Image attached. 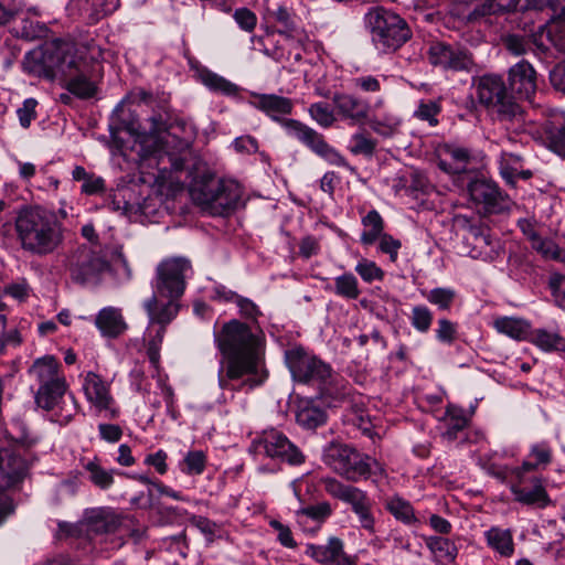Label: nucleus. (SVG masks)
I'll return each mask as SVG.
<instances>
[{"label": "nucleus", "instance_id": "nucleus-1", "mask_svg": "<svg viewBox=\"0 0 565 565\" xmlns=\"http://www.w3.org/2000/svg\"><path fill=\"white\" fill-rule=\"evenodd\" d=\"M214 342L223 355L217 376L222 390L235 391L233 381L248 375L242 385L249 388L262 385L267 379L264 369L265 335L257 327L237 319L225 322L214 333Z\"/></svg>", "mask_w": 565, "mask_h": 565}, {"label": "nucleus", "instance_id": "nucleus-2", "mask_svg": "<svg viewBox=\"0 0 565 565\" xmlns=\"http://www.w3.org/2000/svg\"><path fill=\"white\" fill-rule=\"evenodd\" d=\"M23 70L39 77L62 76L67 92L79 99L93 98L98 93L99 64L85 58L71 42L56 40L28 52Z\"/></svg>", "mask_w": 565, "mask_h": 565}, {"label": "nucleus", "instance_id": "nucleus-3", "mask_svg": "<svg viewBox=\"0 0 565 565\" xmlns=\"http://www.w3.org/2000/svg\"><path fill=\"white\" fill-rule=\"evenodd\" d=\"M14 232L24 253L45 257L63 246L66 228L53 212L40 206H24L14 218Z\"/></svg>", "mask_w": 565, "mask_h": 565}, {"label": "nucleus", "instance_id": "nucleus-4", "mask_svg": "<svg viewBox=\"0 0 565 565\" xmlns=\"http://www.w3.org/2000/svg\"><path fill=\"white\" fill-rule=\"evenodd\" d=\"M253 105L273 120L278 121L289 137L297 139L330 164L348 167L345 158L331 147L321 134L297 119L281 117L291 114L294 109L290 98L275 94H257Z\"/></svg>", "mask_w": 565, "mask_h": 565}, {"label": "nucleus", "instance_id": "nucleus-5", "mask_svg": "<svg viewBox=\"0 0 565 565\" xmlns=\"http://www.w3.org/2000/svg\"><path fill=\"white\" fill-rule=\"evenodd\" d=\"M529 457L534 461L525 460L520 467L507 468L510 489L515 501L544 509L552 500L543 486V480L530 473L551 463L552 449L546 443L534 444L531 446Z\"/></svg>", "mask_w": 565, "mask_h": 565}, {"label": "nucleus", "instance_id": "nucleus-6", "mask_svg": "<svg viewBox=\"0 0 565 565\" xmlns=\"http://www.w3.org/2000/svg\"><path fill=\"white\" fill-rule=\"evenodd\" d=\"M476 95L478 102L495 115L500 122L507 127L511 126L514 130L523 127L524 110L516 97L509 93L501 75L484 74L480 76L476 82Z\"/></svg>", "mask_w": 565, "mask_h": 565}, {"label": "nucleus", "instance_id": "nucleus-7", "mask_svg": "<svg viewBox=\"0 0 565 565\" xmlns=\"http://www.w3.org/2000/svg\"><path fill=\"white\" fill-rule=\"evenodd\" d=\"M113 117L119 122L120 128L129 131L130 134L138 135L142 158L151 159L150 157H153V159H158L159 164L163 160V153L170 156L169 152L166 151V143H168V140L163 141L159 136L162 131L167 130L166 121L162 119L161 115H153L148 119L149 128L147 129L145 127L143 134L139 131L140 125H138L134 118H126L124 100L116 106ZM168 160L172 170L179 171L184 167V158L169 157Z\"/></svg>", "mask_w": 565, "mask_h": 565}, {"label": "nucleus", "instance_id": "nucleus-8", "mask_svg": "<svg viewBox=\"0 0 565 565\" xmlns=\"http://www.w3.org/2000/svg\"><path fill=\"white\" fill-rule=\"evenodd\" d=\"M323 462L335 473L352 482L384 473V468L375 459L341 443H330L324 447Z\"/></svg>", "mask_w": 565, "mask_h": 565}, {"label": "nucleus", "instance_id": "nucleus-9", "mask_svg": "<svg viewBox=\"0 0 565 565\" xmlns=\"http://www.w3.org/2000/svg\"><path fill=\"white\" fill-rule=\"evenodd\" d=\"M364 20L374 46L382 53L395 52L412 38L407 22L399 14L382 7L370 9Z\"/></svg>", "mask_w": 565, "mask_h": 565}, {"label": "nucleus", "instance_id": "nucleus-10", "mask_svg": "<svg viewBox=\"0 0 565 565\" xmlns=\"http://www.w3.org/2000/svg\"><path fill=\"white\" fill-rule=\"evenodd\" d=\"M285 360L294 380L317 385L326 395L335 393L332 387L334 381L332 369L318 356L301 347H296L285 352Z\"/></svg>", "mask_w": 565, "mask_h": 565}, {"label": "nucleus", "instance_id": "nucleus-11", "mask_svg": "<svg viewBox=\"0 0 565 565\" xmlns=\"http://www.w3.org/2000/svg\"><path fill=\"white\" fill-rule=\"evenodd\" d=\"M190 193L198 205L214 214H224L237 206L242 189L235 181L211 178L195 182Z\"/></svg>", "mask_w": 565, "mask_h": 565}, {"label": "nucleus", "instance_id": "nucleus-12", "mask_svg": "<svg viewBox=\"0 0 565 565\" xmlns=\"http://www.w3.org/2000/svg\"><path fill=\"white\" fill-rule=\"evenodd\" d=\"M66 267L75 284L96 287L102 282L110 266L100 252L81 245L66 256Z\"/></svg>", "mask_w": 565, "mask_h": 565}, {"label": "nucleus", "instance_id": "nucleus-13", "mask_svg": "<svg viewBox=\"0 0 565 565\" xmlns=\"http://www.w3.org/2000/svg\"><path fill=\"white\" fill-rule=\"evenodd\" d=\"M249 452L256 456L280 460L292 466L301 465L305 456L281 431L265 429L252 440Z\"/></svg>", "mask_w": 565, "mask_h": 565}, {"label": "nucleus", "instance_id": "nucleus-14", "mask_svg": "<svg viewBox=\"0 0 565 565\" xmlns=\"http://www.w3.org/2000/svg\"><path fill=\"white\" fill-rule=\"evenodd\" d=\"M28 468L26 459L15 449L0 448V524L14 511L13 501L3 489L20 483Z\"/></svg>", "mask_w": 565, "mask_h": 565}, {"label": "nucleus", "instance_id": "nucleus-15", "mask_svg": "<svg viewBox=\"0 0 565 565\" xmlns=\"http://www.w3.org/2000/svg\"><path fill=\"white\" fill-rule=\"evenodd\" d=\"M192 275V266L184 257H171L157 267L154 292L166 299H179L185 289V280Z\"/></svg>", "mask_w": 565, "mask_h": 565}, {"label": "nucleus", "instance_id": "nucleus-16", "mask_svg": "<svg viewBox=\"0 0 565 565\" xmlns=\"http://www.w3.org/2000/svg\"><path fill=\"white\" fill-rule=\"evenodd\" d=\"M35 402L39 407L45 411L56 409L60 422L67 424L77 413V402L72 393H67L65 379L39 386L35 394Z\"/></svg>", "mask_w": 565, "mask_h": 565}, {"label": "nucleus", "instance_id": "nucleus-17", "mask_svg": "<svg viewBox=\"0 0 565 565\" xmlns=\"http://www.w3.org/2000/svg\"><path fill=\"white\" fill-rule=\"evenodd\" d=\"M122 522L121 514L110 507H96L86 509L83 513L78 525H63L61 529L66 527L68 534H75L77 527L79 531L86 532L88 536L102 535L116 532Z\"/></svg>", "mask_w": 565, "mask_h": 565}, {"label": "nucleus", "instance_id": "nucleus-18", "mask_svg": "<svg viewBox=\"0 0 565 565\" xmlns=\"http://www.w3.org/2000/svg\"><path fill=\"white\" fill-rule=\"evenodd\" d=\"M543 8L552 11L551 21L542 28L539 40L533 42L541 53L548 52L551 46L561 51L565 47V0H541Z\"/></svg>", "mask_w": 565, "mask_h": 565}, {"label": "nucleus", "instance_id": "nucleus-19", "mask_svg": "<svg viewBox=\"0 0 565 565\" xmlns=\"http://www.w3.org/2000/svg\"><path fill=\"white\" fill-rule=\"evenodd\" d=\"M83 391L86 399L98 413H104L105 417L109 419L119 416V409L116 407L110 393V385L100 375L95 372H87L83 381Z\"/></svg>", "mask_w": 565, "mask_h": 565}, {"label": "nucleus", "instance_id": "nucleus-20", "mask_svg": "<svg viewBox=\"0 0 565 565\" xmlns=\"http://www.w3.org/2000/svg\"><path fill=\"white\" fill-rule=\"evenodd\" d=\"M467 190L471 200L483 205L487 212L499 213L508 207V196L491 180L476 178Z\"/></svg>", "mask_w": 565, "mask_h": 565}, {"label": "nucleus", "instance_id": "nucleus-21", "mask_svg": "<svg viewBox=\"0 0 565 565\" xmlns=\"http://www.w3.org/2000/svg\"><path fill=\"white\" fill-rule=\"evenodd\" d=\"M508 81L512 95L532 102L537 90V73L531 63L521 60L512 65L508 72Z\"/></svg>", "mask_w": 565, "mask_h": 565}, {"label": "nucleus", "instance_id": "nucleus-22", "mask_svg": "<svg viewBox=\"0 0 565 565\" xmlns=\"http://www.w3.org/2000/svg\"><path fill=\"white\" fill-rule=\"evenodd\" d=\"M466 244L467 254L473 259L493 262L501 253L500 242L493 241L488 231L480 226H469Z\"/></svg>", "mask_w": 565, "mask_h": 565}, {"label": "nucleus", "instance_id": "nucleus-23", "mask_svg": "<svg viewBox=\"0 0 565 565\" xmlns=\"http://www.w3.org/2000/svg\"><path fill=\"white\" fill-rule=\"evenodd\" d=\"M332 103L337 115L352 125L363 124L370 115V104L361 97L348 93H335Z\"/></svg>", "mask_w": 565, "mask_h": 565}, {"label": "nucleus", "instance_id": "nucleus-24", "mask_svg": "<svg viewBox=\"0 0 565 565\" xmlns=\"http://www.w3.org/2000/svg\"><path fill=\"white\" fill-rule=\"evenodd\" d=\"M306 554L320 564L356 565L355 561L345 554L343 542L338 537H330L323 545H307Z\"/></svg>", "mask_w": 565, "mask_h": 565}, {"label": "nucleus", "instance_id": "nucleus-25", "mask_svg": "<svg viewBox=\"0 0 565 565\" xmlns=\"http://www.w3.org/2000/svg\"><path fill=\"white\" fill-rule=\"evenodd\" d=\"M94 323L100 334L109 339L122 335L128 329L121 309L113 306L100 309L95 317Z\"/></svg>", "mask_w": 565, "mask_h": 565}, {"label": "nucleus", "instance_id": "nucleus-26", "mask_svg": "<svg viewBox=\"0 0 565 565\" xmlns=\"http://www.w3.org/2000/svg\"><path fill=\"white\" fill-rule=\"evenodd\" d=\"M163 298L164 297L153 294L143 302V308L147 311L150 324H158L166 329L167 324L177 317L179 306L177 303L178 299H167V301L163 302Z\"/></svg>", "mask_w": 565, "mask_h": 565}, {"label": "nucleus", "instance_id": "nucleus-27", "mask_svg": "<svg viewBox=\"0 0 565 565\" xmlns=\"http://www.w3.org/2000/svg\"><path fill=\"white\" fill-rule=\"evenodd\" d=\"M321 482L324 486V490L330 495L350 504L353 511L370 502L365 491L353 486L344 484L335 478H323Z\"/></svg>", "mask_w": 565, "mask_h": 565}, {"label": "nucleus", "instance_id": "nucleus-28", "mask_svg": "<svg viewBox=\"0 0 565 565\" xmlns=\"http://www.w3.org/2000/svg\"><path fill=\"white\" fill-rule=\"evenodd\" d=\"M327 420L326 411L312 398H303L298 402L296 422L305 429L313 430L322 426Z\"/></svg>", "mask_w": 565, "mask_h": 565}, {"label": "nucleus", "instance_id": "nucleus-29", "mask_svg": "<svg viewBox=\"0 0 565 565\" xmlns=\"http://www.w3.org/2000/svg\"><path fill=\"white\" fill-rule=\"evenodd\" d=\"M424 542L436 564L455 563L458 547L454 541L443 535L425 536Z\"/></svg>", "mask_w": 565, "mask_h": 565}, {"label": "nucleus", "instance_id": "nucleus-30", "mask_svg": "<svg viewBox=\"0 0 565 565\" xmlns=\"http://www.w3.org/2000/svg\"><path fill=\"white\" fill-rule=\"evenodd\" d=\"M483 535L487 546L501 557L509 558L514 554L515 544L512 530L491 526Z\"/></svg>", "mask_w": 565, "mask_h": 565}, {"label": "nucleus", "instance_id": "nucleus-31", "mask_svg": "<svg viewBox=\"0 0 565 565\" xmlns=\"http://www.w3.org/2000/svg\"><path fill=\"white\" fill-rule=\"evenodd\" d=\"M443 156L438 160V167L447 173L465 172L471 161L469 149L458 146H445Z\"/></svg>", "mask_w": 565, "mask_h": 565}, {"label": "nucleus", "instance_id": "nucleus-32", "mask_svg": "<svg viewBox=\"0 0 565 565\" xmlns=\"http://www.w3.org/2000/svg\"><path fill=\"white\" fill-rule=\"evenodd\" d=\"M521 156L512 152L502 151L500 157V173L509 183L514 184L518 178L527 180L532 177L530 170L522 169Z\"/></svg>", "mask_w": 565, "mask_h": 565}, {"label": "nucleus", "instance_id": "nucleus-33", "mask_svg": "<svg viewBox=\"0 0 565 565\" xmlns=\"http://www.w3.org/2000/svg\"><path fill=\"white\" fill-rule=\"evenodd\" d=\"M60 364L54 356L46 355L36 359L29 370V374L34 376L40 385L55 382L64 379L58 373Z\"/></svg>", "mask_w": 565, "mask_h": 565}, {"label": "nucleus", "instance_id": "nucleus-34", "mask_svg": "<svg viewBox=\"0 0 565 565\" xmlns=\"http://www.w3.org/2000/svg\"><path fill=\"white\" fill-rule=\"evenodd\" d=\"M83 468L87 473V480L96 488L106 491L114 486V475L116 470L106 469L102 466L99 459L94 458L93 460L87 461L84 463Z\"/></svg>", "mask_w": 565, "mask_h": 565}, {"label": "nucleus", "instance_id": "nucleus-35", "mask_svg": "<svg viewBox=\"0 0 565 565\" xmlns=\"http://www.w3.org/2000/svg\"><path fill=\"white\" fill-rule=\"evenodd\" d=\"M495 330L514 340L529 339L531 333L530 323L522 318L501 317L494 320Z\"/></svg>", "mask_w": 565, "mask_h": 565}, {"label": "nucleus", "instance_id": "nucleus-36", "mask_svg": "<svg viewBox=\"0 0 565 565\" xmlns=\"http://www.w3.org/2000/svg\"><path fill=\"white\" fill-rule=\"evenodd\" d=\"M384 508L399 522L411 525L417 522L415 511L409 501L398 494L384 499Z\"/></svg>", "mask_w": 565, "mask_h": 565}, {"label": "nucleus", "instance_id": "nucleus-37", "mask_svg": "<svg viewBox=\"0 0 565 565\" xmlns=\"http://www.w3.org/2000/svg\"><path fill=\"white\" fill-rule=\"evenodd\" d=\"M361 223L364 230L360 242L364 246H371L384 233V220L376 210H371L362 217Z\"/></svg>", "mask_w": 565, "mask_h": 565}, {"label": "nucleus", "instance_id": "nucleus-38", "mask_svg": "<svg viewBox=\"0 0 565 565\" xmlns=\"http://www.w3.org/2000/svg\"><path fill=\"white\" fill-rule=\"evenodd\" d=\"M521 0H483L480 4L476 6L472 15H503L514 12Z\"/></svg>", "mask_w": 565, "mask_h": 565}, {"label": "nucleus", "instance_id": "nucleus-39", "mask_svg": "<svg viewBox=\"0 0 565 565\" xmlns=\"http://www.w3.org/2000/svg\"><path fill=\"white\" fill-rule=\"evenodd\" d=\"M529 340L543 351H565V339L557 332L545 329L531 330Z\"/></svg>", "mask_w": 565, "mask_h": 565}, {"label": "nucleus", "instance_id": "nucleus-40", "mask_svg": "<svg viewBox=\"0 0 565 565\" xmlns=\"http://www.w3.org/2000/svg\"><path fill=\"white\" fill-rule=\"evenodd\" d=\"M164 334H166V329L163 327H158L157 329H154V324L149 323L147 333H146L147 341H148L147 355L149 358L150 363L154 367L159 366L160 349H161V343L163 341Z\"/></svg>", "mask_w": 565, "mask_h": 565}, {"label": "nucleus", "instance_id": "nucleus-41", "mask_svg": "<svg viewBox=\"0 0 565 565\" xmlns=\"http://www.w3.org/2000/svg\"><path fill=\"white\" fill-rule=\"evenodd\" d=\"M201 79L209 89L215 93L232 96L238 92V87L235 84L210 71L202 72Z\"/></svg>", "mask_w": 565, "mask_h": 565}, {"label": "nucleus", "instance_id": "nucleus-42", "mask_svg": "<svg viewBox=\"0 0 565 565\" xmlns=\"http://www.w3.org/2000/svg\"><path fill=\"white\" fill-rule=\"evenodd\" d=\"M309 116L322 128H330L337 121V111L324 102L313 103L308 108Z\"/></svg>", "mask_w": 565, "mask_h": 565}, {"label": "nucleus", "instance_id": "nucleus-43", "mask_svg": "<svg viewBox=\"0 0 565 565\" xmlns=\"http://www.w3.org/2000/svg\"><path fill=\"white\" fill-rule=\"evenodd\" d=\"M447 70L455 72H472L476 63L472 54L463 47L452 46L451 56Z\"/></svg>", "mask_w": 565, "mask_h": 565}, {"label": "nucleus", "instance_id": "nucleus-44", "mask_svg": "<svg viewBox=\"0 0 565 565\" xmlns=\"http://www.w3.org/2000/svg\"><path fill=\"white\" fill-rule=\"evenodd\" d=\"M32 287L26 278L20 277L3 287L2 295L22 303L32 295Z\"/></svg>", "mask_w": 565, "mask_h": 565}, {"label": "nucleus", "instance_id": "nucleus-45", "mask_svg": "<svg viewBox=\"0 0 565 565\" xmlns=\"http://www.w3.org/2000/svg\"><path fill=\"white\" fill-rule=\"evenodd\" d=\"M334 288L337 295L347 299H356L360 296L358 279L351 273L337 277Z\"/></svg>", "mask_w": 565, "mask_h": 565}, {"label": "nucleus", "instance_id": "nucleus-46", "mask_svg": "<svg viewBox=\"0 0 565 565\" xmlns=\"http://www.w3.org/2000/svg\"><path fill=\"white\" fill-rule=\"evenodd\" d=\"M205 466V454L202 450H190L183 458L181 470L189 476H199L203 473Z\"/></svg>", "mask_w": 565, "mask_h": 565}, {"label": "nucleus", "instance_id": "nucleus-47", "mask_svg": "<svg viewBox=\"0 0 565 565\" xmlns=\"http://www.w3.org/2000/svg\"><path fill=\"white\" fill-rule=\"evenodd\" d=\"M446 430L445 436L449 440H454L457 438L458 433L466 428L468 424L467 417L463 415L462 411L449 408L446 413Z\"/></svg>", "mask_w": 565, "mask_h": 565}, {"label": "nucleus", "instance_id": "nucleus-48", "mask_svg": "<svg viewBox=\"0 0 565 565\" xmlns=\"http://www.w3.org/2000/svg\"><path fill=\"white\" fill-rule=\"evenodd\" d=\"M532 248L540 253L545 259H553L565 263V250L559 248L557 244H555L551 239L535 238L532 244Z\"/></svg>", "mask_w": 565, "mask_h": 565}, {"label": "nucleus", "instance_id": "nucleus-49", "mask_svg": "<svg viewBox=\"0 0 565 565\" xmlns=\"http://www.w3.org/2000/svg\"><path fill=\"white\" fill-rule=\"evenodd\" d=\"M349 149L353 154L372 157L376 149V141L365 132H356L350 139Z\"/></svg>", "mask_w": 565, "mask_h": 565}, {"label": "nucleus", "instance_id": "nucleus-50", "mask_svg": "<svg viewBox=\"0 0 565 565\" xmlns=\"http://www.w3.org/2000/svg\"><path fill=\"white\" fill-rule=\"evenodd\" d=\"M456 298V291L452 288L437 287L426 295V299L440 310H449Z\"/></svg>", "mask_w": 565, "mask_h": 565}, {"label": "nucleus", "instance_id": "nucleus-51", "mask_svg": "<svg viewBox=\"0 0 565 565\" xmlns=\"http://www.w3.org/2000/svg\"><path fill=\"white\" fill-rule=\"evenodd\" d=\"M546 141L550 150L565 159V122L561 126H551L546 130Z\"/></svg>", "mask_w": 565, "mask_h": 565}, {"label": "nucleus", "instance_id": "nucleus-52", "mask_svg": "<svg viewBox=\"0 0 565 565\" xmlns=\"http://www.w3.org/2000/svg\"><path fill=\"white\" fill-rule=\"evenodd\" d=\"M452 45L437 42L430 45L428 50V61L434 66H439L444 70L448 68L449 60L451 56Z\"/></svg>", "mask_w": 565, "mask_h": 565}, {"label": "nucleus", "instance_id": "nucleus-53", "mask_svg": "<svg viewBox=\"0 0 565 565\" xmlns=\"http://www.w3.org/2000/svg\"><path fill=\"white\" fill-rule=\"evenodd\" d=\"M348 422L360 429L363 435L372 438L374 424L369 413L363 408H353L348 415Z\"/></svg>", "mask_w": 565, "mask_h": 565}, {"label": "nucleus", "instance_id": "nucleus-54", "mask_svg": "<svg viewBox=\"0 0 565 565\" xmlns=\"http://www.w3.org/2000/svg\"><path fill=\"white\" fill-rule=\"evenodd\" d=\"M441 111V106L436 100H422L414 111V116L419 119L427 121L430 127L438 125L437 116Z\"/></svg>", "mask_w": 565, "mask_h": 565}, {"label": "nucleus", "instance_id": "nucleus-55", "mask_svg": "<svg viewBox=\"0 0 565 565\" xmlns=\"http://www.w3.org/2000/svg\"><path fill=\"white\" fill-rule=\"evenodd\" d=\"M411 322L417 331L425 333L430 329L433 312L426 306H415L412 309Z\"/></svg>", "mask_w": 565, "mask_h": 565}, {"label": "nucleus", "instance_id": "nucleus-56", "mask_svg": "<svg viewBox=\"0 0 565 565\" xmlns=\"http://www.w3.org/2000/svg\"><path fill=\"white\" fill-rule=\"evenodd\" d=\"M355 271L365 282L382 280L384 277V271L374 262L366 258L356 264Z\"/></svg>", "mask_w": 565, "mask_h": 565}, {"label": "nucleus", "instance_id": "nucleus-57", "mask_svg": "<svg viewBox=\"0 0 565 565\" xmlns=\"http://www.w3.org/2000/svg\"><path fill=\"white\" fill-rule=\"evenodd\" d=\"M503 43L507 50L515 56L524 55L531 50V40L519 34L507 35Z\"/></svg>", "mask_w": 565, "mask_h": 565}, {"label": "nucleus", "instance_id": "nucleus-58", "mask_svg": "<svg viewBox=\"0 0 565 565\" xmlns=\"http://www.w3.org/2000/svg\"><path fill=\"white\" fill-rule=\"evenodd\" d=\"M9 434L17 445L25 449L31 448L38 441L36 437L29 433L22 423L13 424Z\"/></svg>", "mask_w": 565, "mask_h": 565}, {"label": "nucleus", "instance_id": "nucleus-59", "mask_svg": "<svg viewBox=\"0 0 565 565\" xmlns=\"http://www.w3.org/2000/svg\"><path fill=\"white\" fill-rule=\"evenodd\" d=\"M38 100L26 98L22 106L17 109L19 122L23 128H29L31 122L36 118Z\"/></svg>", "mask_w": 565, "mask_h": 565}, {"label": "nucleus", "instance_id": "nucleus-60", "mask_svg": "<svg viewBox=\"0 0 565 565\" xmlns=\"http://www.w3.org/2000/svg\"><path fill=\"white\" fill-rule=\"evenodd\" d=\"M379 241V249L380 252L387 254L392 262H395L398 256V250L402 247V243L399 239L394 238L392 235L387 233H383Z\"/></svg>", "mask_w": 565, "mask_h": 565}, {"label": "nucleus", "instance_id": "nucleus-61", "mask_svg": "<svg viewBox=\"0 0 565 565\" xmlns=\"http://www.w3.org/2000/svg\"><path fill=\"white\" fill-rule=\"evenodd\" d=\"M457 324L448 319H439L436 329V338L438 341L451 344L456 340Z\"/></svg>", "mask_w": 565, "mask_h": 565}, {"label": "nucleus", "instance_id": "nucleus-62", "mask_svg": "<svg viewBox=\"0 0 565 565\" xmlns=\"http://www.w3.org/2000/svg\"><path fill=\"white\" fill-rule=\"evenodd\" d=\"M233 18L239 28L246 32H252L257 24L256 14L247 8L236 9Z\"/></svg>", "mask_w": 565, "mask_h": 565}, {"label": "nucleus", "instance_id": "nucleus-63", "mask_svg": "<svg viewBox=\"0 0 565 565\" xmlns=\"http://www.w3.org/2000/svg\"><path fill=\"white\" fill-rule=\"evenodd\" d=\"M550 287L556 305L565 310V276L559 274L552 275Z\"/></svg>", "mask_w": 565, "mask_h": 565}, {"label": "nucleus", "instance_id": "nucleus-64", "mask_svg": "<svg viewBox=\"0 0 565 565\" xmlns=\"http://www.w3.org/2000/svg\"><path fill=\"white\" fill-rule=\"evenodd\" d=\"M236 306L238 307L241 316L245 319L257 321V318L262 316L258 306L248 298L242 296L237 297Z\"/></svg>", "mask_w": 565, "mask_h": 565}]
</instances>
